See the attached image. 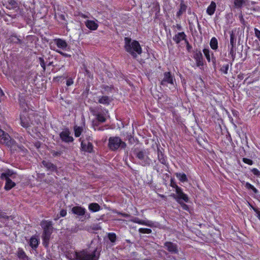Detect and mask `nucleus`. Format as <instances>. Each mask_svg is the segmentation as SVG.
I'll list each match as a JSON object with an SVG mask.
<instances>
[{"label":"nucleus","instance_id":"obj_1","mask_svg":"<svg viewBox=\"0 0 260 260\" xmlns=\"http://www.w3.org/2000/svg\"><path fill=\"white\" fill-rule=\"evenodd\" d=\"M124 48L134 58L137 57L138 54L142 53V48L139 43L135 40L132 41L131 38H124Z\"/></svg>","mask_w":260,"mask_h":260},{"label":"nucleus","instance_id":"obj_2","mask_svg":"<svg viewBox=\"0 0 260 260\" xmlns=\"http://www.w3.org/2000/svg\"><path fill=\"white\" fill-rule=\"evenodd\" d=\"M74 260H98L99 254L96 253V250H94L90 253L86 251L83 250L80 252H76Z\"/></svg>","mask_w":260,"mask_h":260},{"label":"nucleus","instance_id":"obj_3","mask_svg":"<svg viewBox=\"0 0 260 260\" xmlns=\"http://www.w3.org/2000/svg\"><path fill=\"white\" fill-rule=\"evenodd\" d=\"M41 225L43 229V239L45 243H47L52 233V222L51 221L43 220Z\"/></svg>","mask_w":260,"mask_h":260},{"label":"nucleus","instance_id":"obj_4","mask_svg":"<svg viewBox=\"0 0 260 260\" xmlns=\"http://www.w3.org/2000/svg\"><path fill=\"white\" fill-rule=\"evenodd\" d=\"M126 144L118 137H111L109 139L108 147L112 151H115L120 148L124 149Z\"/></svg>","mask_w":260,"mask_h":260},{"label":"nucleus","instance_id":"obj_5","mask_svg":"<svg viewBox=\"0 0 260 260\" xmlns=\"http://www.w3.org/2000/svg\"><path fill=\"white\" fill-rule=\"evenodd\" d=\"M164 75V78L160 83L161 85L167 86L168 84H174V78L170 72H165Z\"/></svg>","mask_w":260,"mask_h":260},{"label":"nucleus","instance_id":"obj_6","mask_svg":"<svg viewBox=\"0 0 260 260\" xmlns=\"http://www.w3.org/2000/svg\"><path fill=\"white\" fill-rule=\"evenodd\" d=\"M165 247L172 254H178L179 250L176 244L171 242H166L164 244Z\"/></svg>","mask_w":260,"mask_h":260},{"label":"nucleus","instance_id":"obj_7","mask_svg":"<svg viewBox=\"0 0 260 260\" xmlns=\"http://www.w3.org/2000/svg\"><path fill=\"white\" fill-rule=\"evenodd\" d=\"M70 132L68 129H65L60 133L59 136L61 140L66 143L72 142L73 141L74 139L72 137L70 136Z\"/></svg>","mask_w":260,"mask_h":260},{"label":"nucleus","instance_id":"obj_8","mask_svg":"<svg viewBox=\"0 0 260 260\" xmlns=\"http://www.w3.org/2000/svg\"><path fill=\"white\" fill-rule=\"evenodd\" d=\"M1 141L2 143L11 147L15 143V141L12 139L9 134L6 133L1 138Z\"/></svg>","mask_w":260,"mask_h":260},{"label":"nucleus","instance_id":"obj_9","mask_svg":"<svg viewBox=\"0 0 260 260\" xmlns=\"http://www.w3.org/2000/svg\"><path fill=\"white\" fill-rule=\"evenodd\" d=\"M90 139V137H89L88 138H87V143L84 141H82L81 146L83 150L91 153L93 150V145L92 143L89 141Z\"/></svg>","mask_w":260,"mask_h":260},{"label":"nucleus","instance_id":"obj_10","mask_svg":"<svg viewBox=\"0 0 260 260\" xmlns=\"http://www.w3.org/2000/svg\"><path fill=\"white\" fill-rule=\"evenodd\" d=\"M177 196L176 197L174 194L173 195L174 197L176 199L177 202H179L180 200L182 199L185 202H187L188 201V198L187 195L184 193L181 188H178L177 189Z\"/></svg>","mask_w":260,"mask_h":260},{"label":"nucleus","instance_id":"obj_11","mask_svg":"<svg viewBox=\"0 0 260 260\" xmlns=\"http://www.w3.org/2000/svg\"><path fill=\"white\" fill-rule=\"evenodd\" d=\"M2 178L6 180V184L5 186V189L6 190H10L15 185V183L8 177L6 174H3Z\"/></svg>","mask_w":260,"mask_h":260},{"label":"nucleus","instance_id":"obj_12","mask_svg":"<svg viewBox=\"0 0 260 260\" xmlns=\"http://www.w3.org/2000/svg\"><path fill=\"white\" fill-rule=\"evenodd\" d=\"M194 58L196 61L198 67L203 65V55L201 51H196L195 52L194 54Z\"/></svg>","mask_w":260,"mask_h":260},{"label":"nucleus","instance_id":"obj_13","mask_svg":"<svg viewBox=\"0 0 260 260\" xmlns=\"http://www.w3.org/2000/svg\"><path fill=\"white\" fill-rule=\"evenodd\" d=\"M186 37L184 32H181L175 35L173 39L177 44H179L182 40H186Z\"/></svg>","mask_w":260,"mask_h":260},{"label":"nucleus","instance_id":"obj_14","mask_svg":"<svg viewBox=\"0 0 260 260\" xmlns=\"http://www.w3.org/2000/svg\"><path fill=\"white\" fill-rule=\"evenodd\" d=\"M73 213L78 215H84L85 213V209L80 206L74 207L72 209Z\"/></svg>","mask_w":260,"mask_h":260},{"label":"nucleus","instance_id":"obj_15","mask_svg":"<svg viewBox=\"0 0 260 260\" xmlns=\"http://www.w3.org/2000/svg\"><path fill=\"white\" fill-rule=\"evenodd\" d=\"M42 164H43V166L45 168H46L48 171L53 172V171H56V170H57L56 166L50 162L44 160V161H43Z\"/></svg>","mask_w":260,"mask_h":260},{"label":"nucleus","instance_id":"obj_16","mask_svg":"<svg viewBox=\"0 0 260 260\" xmlns=\"http://www.w3.org/2000/svg\"><path fill=\"white\" fill-rule=\"evenodd\" d=\"M54 41L58 48H61L62 49H66L68 47L67 42L61 39H55Z\"/></svg>","mask_w":260,"mask_h":260},{"label":"nucleus","instance_id":"obj_17","mask_svg":"<svg viewBox=\"0 0 260 260\" xmlns=\"http://www.w3.org/2000/svg\"><path fill=\"white\" fill-rule=\"evenodd\" d=\"M111 102V99L108 96H102L98 97V103L104 105H109Z\"/></svg>","mask_w":260,"mask_h":260},{"label":"nucleus","instance_id":"obj_18","mask_svg":"<svg viewBox=\"0 0 260 260\" xmlns=\"http://www.w3.org/2000/svg\"><path fill=\"white\" fill-rule=\"evenodd\" d=\"M85 24L86 27L91 30H96L98 27V24L93 20H87Z\"/></svg>","mask_w":260,"mask_h":260},{"label":"nucleus","instance_id":"obj_19","mask_svg":"<svg viewBox=\"0 0 260 260\" xmlns=\"http://www.w3.org/2000/svg\"><path fill=\"white\" fill-rule=\"evenodd\" d=\"M216 8V3L213 1L211 2L210 5L207 8V14L209 15H212L215 12Z\"/></svg>","mask_w":260,"mask_h":260},{"label":"nucleus","instance_id":"obj_20","mask_svg":"<svg viewBox=\"0 0 260 260\" xmlns=\"http://www.w3.org/2000/svg\"><path fill=\"white\" fill-rule=\"evenodd\" d=\"M132 221L138 223L139 224L145 225L149 226H151L152 222L150 221H144L139 219L138 218H135L132 220Z\"/></svg>","mask_w":260,"mask_h":260},{"label":"nucleus","instance_id":"obj_21","mask_svg":"<svg viewBox=\"0 0 260 260\" xmlns=\"http://www.w3.org/2000/svg\"><path fill=\"white\" fill-rule=\"evenodd\" d=\"M17 255L18 257L22 260H29L28 257L26 255L25 253L22 249H18L17 251Z\"/></svg>","mask_w":260,"mask_h":260},{"label":"nucleus","instance_id":"obj_22","mask_svg":"<svg viewBox=\"0 0 260 260\" xmlns=\"http://www.w3.org/2000/svg\"><path fill=\"white\" fill-rule=\"evenodd\" d=\"M211 48L213 50H216L218 48V41L216 38L213 37L210 42Z\"/></svg>","mask_w":260,"mask_h":260},{"label":"nucleus","instance_id":"obj_23","mask_svg":"<svg viewBox=\"0 0 260 260\" xmlns=\"http://www.w3.org/2000/svg\"><path fill=\"white\" fill-rule=\"evenodd\" d=\"M100 206L97 203H91L89 205V209L92 212H96L100 210Z\"/></svg>","mask_w":260,"mask_h":260},{"label":"nucleus","instance_id":"obj_24","mask_svg":"<svg viewBox=\"0 0 260 260\" xmlns=\"http://www.w3.org/2000/svg\"><path fill=\"white\" fill-rule=\"evenodd\" d=\"M38 243L39 240L37 238L35 237H32L30 238L29 245L32 248H36L38 245Z\"/></svg>","mask_w":260,"mask_h":260},{"label":"nucleus","instance_id":"obj_25","mask_svg":"<svg viewBox=\"0 0 260 260\" xmlns=\"http://www.w3.org/2000/svg\"><path fill=\"white\" fill-rule=\"evenodd\" d=\"M176 175L179 180L182 182L188 181L186 175L184 173H176Z\"/></svg>","mask_w":260,"mask_h":260},{"label":"nucleus","instance_id":"obj_26","mask_svg":"<svg viewBox=\"0 0 260 260\" xmlns=\"http://www.w3.org/2000/svg\"><path fill=\"white\" fill-rule=\"evenodd\" d=\"M9 42L15 44H21V41L17 37L15 36H11L9 39Z\"/></svg>","mask_w":260,"mask_h":260},{"label":"nucleus","instance_id":"obj_27","mask_svg":"<svg viewBox=\"0 0 260 260\" xmlns=\"http://www.w3.org/2000/svg\"><path fill=\"white\" fill-rule=\"evenodd\" d=\"M186 6L185 4L181 3L180 6V9L177 13V16L179 17L184 12L186 11Z\"/></svg>","mask_w":260,"mask_h":260},{"label":"nucleus","instance_id":"obj_28","mask_svg":"<svg viewBox=\"0 0 260 260\" xmlns=\"http://www.w3.org/2000/svg\"><path fill=\"white\" fill-rule=\"evenodd\" d=\"M157 155H158V158L159 161L162 164H165L166 162V159L165 158V157L164 156L163 153L159 149H158Z\"/></svg>","mask_w":260,"mask_h":260},{"label":"nucleus","instance_id":"obj_29","mask_svg":"<svg viewBox=\"0 0 260 260\" xmlns=\"http://www.w3.org/2000/svg\"><path fill=\"white\" fill-rule=\"evenodd\" d=\"M236 43V38L233 33L230 35V45L231 47H235Z\"/></svg>","mask_w":260,"mask_h":260},{"label":"nucleus","instance_id":"obj_30","mask_svg":"<svg viewBox=\"0 0 260 260\" xmlns=\"http://www.w3.org/2000/svg\"><path fill=\"white\" fill-rule=\"evenodd\" d=\"M74 131L75 137H79L82 132V128L79 126H75Z\"/></svg>","mask_w":260,"mask_h":260},{"label":"nucleus","instance_id":"obj_31","mask_svg":"<svg viewBox=\"0 0 260 260\" xmlns=\"http://www.w3.org/2000/svg\"><path fill=\"white\" fill-rule=\"evenodd\" d=\"M9 218H11L12 219V216H9L6 215V214L0 210V220L1 221H3L5 220L8 219Z\"/></svg>","mask_w":260,"mask_h":260},{"label":"nucleus","instance_id":"obj_32","mask_svg":"<svg viewBox=\"0 0 260 260\" xmlns=\"http://www.w3.org/2000/svg\"><path fill=\"white\" fill-rule=\"evenodd\" d=\"M108 237L109 240L111 242L114 243L116 241V236L115 233H109Z\"/></svg>","mask_w":260,"mask_h":260},{"label":"nucleus","instance_id":"obj_33","mask_svg":"<svg viewBox=\"0 0 260 260\" xmlns=\"http://www.w3.org/2000/svg\"><path fill=\"white\" fill-rule=\"evenodd\" d=\"M137 157L141 160H144L146 157L145 153L144 151H140L137 153Z\"/></svg>","mask_w":260,"mask_h":260},{"label":"nucleus","instance_id":"obj_34","mask_svg":"<svg viewBox=\"0 0 260 260\" xmlns=\"http://www.w3.org/2000/svg\"><path fill=\"white\" fill-rule=\"evenodd\" d=\"M139 232L142 234H150L152 232V230L150 229L140 228L139 230Z\"/></svg>","mask_w":260,"mask_h":260},{"label":"nucleus","instance_id":"obj_35","mask_svg":"<svg viewBox=\"0 0 260 260\" xmlns=\"http://www.w3.org/2000/svg\"><path fill=\"white\" fill-rule=\"evenodd\" d=\"M229 67V65L228 63H227L226 64H224L221 67V68L220 69V71L224 74H226L228 73Z\"/></svg>","mask_w":260,"mask_h":260},{"label":"nucleus","instance_id":"obj_36","mask_svg":"<svg viewBox=\"0 0 260 260\" xmlns=\"http://www.w3.org/2000/svg\"><path fill=\"white\" fill-rule=\"evenodd\" d=\"M244 0H235L234 5L237 8H240L242 6Z\"/></svg>","mask_w":260,"mask_h":260},{"label":"nucleus","instance_id":"obj_37","mask_svg":"<svg viewBox=\"0 0 260 260\" xmlns=\"http://www.w3.org/2000/svg\"><path fill=\"white\" fill-rule=\"evenodd\" d=\"M203 52L204 53L205 56H206L207 59L209 62L210 61V51L208 49H204L203 50Z\"/></svg>","mask_w":260,"mask_h":260},{"label":"nucleus","instance_id":"obj_38","mask_svg":"<svg viewBox=\"0 0 260 260\" xmlns=\"http://www.w3.org/2000/svg\"><path fill=\"white\" fill-rule=\"evenodd\" d=\"M96 119L98 120L101 122H104L106 121V118L105 117L101 114H98L96 115Z\"/></svg>","mask_w":260,"mask_h":260},{"label":"nucleus","instance_id":"obj_39","mask_svg":"<svg viewBox=\"0 0 260 260\" xmlns=\"http://www.w3.org/2000/svg\"><path fill=\"white\" fill-rule=\"evenodd\" d=\"M21 124L23 127L25 128L30 126L29 123L27 121H25L22 117H21Z\"/></svg>","mask_w":260,"mask_h":260},{"label":"nucleus","instance_id":"obj_40","mask_svg":"<svg viewBox=\"0 0 260 260\" xmlns=\"http://www.w3.org/2000/svg\"><path fill=\"white\" fill-rule=\"evenodd\" d=\"M235 47H231L230 49V54L231 55L233 60H234L235 57Z\"/></svg>","mask_w":260,"mask_h":260},{"label":"nucleus","instance_id":"obj_41","mask_svg":"<svg viewBox=\"0 0 260 260\" xmlns=\"http://www.w3.org/2000/svg\"><path fill=\"white\" fill-rule=\"evenodd\" d=\"M242 160L243 161L245 164H248L249 165H252L253 164V161L250 159L243 158Z\"/></svg>","mask_w":260,"mask_h":260},{"label":"nucleus","instance_id":"obj_42","mask_svg":"<svg viewBox=\"0 0 260 260\" xmlns=\"http://www.w3.org/2000/svg\"><path fill=\"white\" fill-rule=\"evenodd\" d=\"M39 60L40 62V65L43 68V70L45 71L46 69L45 63L44 59L42 57H40Z\"/></svg>","mask_w":260,"mask_h":260},{"label":"nucleus","instance_id":"obj_43","mask_svg":"<svg viewBox=\"0 0 260 260\" xmlns=\"http://www.w3.org/2000/svg\"><path fill=\"white\" fill-rule=\"evenodd\" d=\"M251 172L254 175H255L257 177H260V171H259L257 169H256V168L252 169L251 170Z\"/></svg>","mask_w":260,"mask_h":260},{"label":"nucleus","instance_id":"obj_44","mask_svg":"<svg viewBox=\"0 0 260 260\" xmlns=\"http://www.w3.org/2000/svg\"><path fill=\"white\" fill-rule=\"evenodd\" d=\"M51 152L52 155L54 157L60 156L62 153L61 151H57L55 150H52Z\"/></svg>","mask_w":260,"mask_h":260},{"label":"nucleus","instance_id":"obj_45","mask_svg":"<svg viewBox=\"0 0 260 260\" xmlns=\"http://www.w3.org/2000/svg\"><path fill=\"white\" fill-rule=\"evenodd\" d=\"M254 30L255 36L258 39L259 41H260V30H259L256 28H255Z\"/></svg>","mask_w":260,"mask_h":260},{"label":"nucleus","instance_id":"obj_46","mask_svg":"<svg viewBox=\"0 0 260 260\" xmlns=\"http://www.w3.org/2000/svg\"><path fill=\"white\" fill-rule=\"evenodd\" d=\"M252 208L253 210L255 211V212L256 213L257 217L260 220V211L258 209H257L256 208H255L253 207H252Z\"/></svg>","mask_w":260,"mask_h":260},{"label":"nucleus","instance_id":"obj_47","mask_svg":"<svg viewBox=\"0 0 260 260\" xmlns=\"http://www.w3.org/2000/svg\"><path fill=\"white\" fill-rule=\"evenodd\" d=\"M56 51L57 52H58V53L60 54L61 55H62V56H64V57H71V55L65 53H63V52H62L61 51L56 50Z\"/></svg>","mask_w":260,"mask_h":260},{"label":"nucleus","instance_id":"obj_48","mask_svg":"<svg viewBox=\"0 0 260 260\" xmlns=\"http://www.w3.org/2000/svg\"><path fill=\"white\" fill-rule=\"evenodd\" d=\"M171 186L172 187H173V188H175L176 189V191H177V189H178V188H180L179 187H178L177 186V185L173 181H171Z\"/></svg>","mask_w":260,"mask_h":260},{"label":"nucleus","instance_id":"obj_49","mask_svg":"<svg viewBox=\"0 0 260 260\" xmlns=\"http://www.w3.org/2000/svg\"><path fill=\"white\" fill-rule=\"evenodd\" d=\"M73 84V79H71V78H70L69 79H68L67 81V86H70L72 84Z\"/></svg>","mask_w":260,"mask_h":260},{"label":"nucleus","instance_id":"obj_50","mask_svg":"<svg viewBox=\"0 0 260 260\" xmlns=\"http://www.w3.org/2000/svg\"><path fill=\"white\" fill-rule=\"evenodd\" d=\"M67 214V211L65 210H61L60 211V216L61 217H63L66 216Z\"/></svg>","mask_w":260,"mask_h":260},{"label":"nucleus","instance_id":"obj_51","mask_svg":"<svg viewBox=\"0 0 260 260\" xmlns=\"http://www.w3.org/2000/svg\"><path fill=\"white\" fill-rule=\"evenodd\" d=\"M180 203L181 205V206L184 210H187L188 209V207L187 205H186L184 203Z\"/></svg>","mask_w":260,"mask_h":260},{"label":"nucleus","instance_id":"obj_52","mask_svg":"<svg viewBox=\"0 0 260 260\" xmlns=\"http://www.w3.org/2000/svg\"><path fill=\"white\" fill-rule=\"evenodd\" d=\"M245 186L246 188H247L248 189H252V188H253V186L248 182H247L246 183Z\"/></svg>","mask_w":260,"mask_h":260},{"label":"nucleus","instance_id":"obj_53","mask_svg":"<svg viewBox=\"0 0 260 260\" xmlns=\"http://www.w3.org/2000/svg\"><path fill=\"white\" fill-rule=\"evenodd\" d=\"M9 4H11L12 6H15L17 4L16 1L14 0H11L9 2Z\"/></svg>","mask_w":260,"mask_h":260},{"label":"nucleus","instance_id":"obj_54","mask_svg":"<svg viewBox=\"0 0 260 260\" xmlns=\"http://www.w3.org/2000/svg\"><path fill=\"white\" fill-rule=\"evenodd\" d=\"M119 214L121 215L122 216L125 217H127L129 216V215L126 213H119Z\"/></svg>","mask_w":260,"mask_h":260},{"label":"nucleus","instance_id":"obj_55","mask_svg":"<svg viewBox=\"0 0 260 260\" xmlns=\"http://www.w3.org/2000/svg\"><path fill=\"white\" fill-rule=\"evenodd\" d=\"M5 134V132L0 128V138H1Z\"/></svg>","mask_w":260,"mask_h":260},{"label":"nucleus","instance_id":"obj_56","mask_svg":"<svg viewBox=\"0 0 260 260\" xmlns=\"http://www.w3.org/2000/svg\"><path fill=\"white\" fill-rule=\"evenodd\" d=\"M238 78L240 80H242L243 79V74H239L238 76Z\"/></svg>","mask_w":260,"mask_h":260},{"label":"nucleus","instance_id":"obj_57","mask_svg":"<svg viewBox=\"0 0 260 260\" xmlns=\"http://www.w3.org/2000/svg\"><path fill=\"white\" fill-rule=\"evenodd\" d=\"M185 42H186V44H187V49H189V48H190L191 47H190V46L189 45V43H188V41H187V40H185Z\"/></svg>","mask_w":260,"mask_h":260},{"label":"nucleus","instance_id":"obj_58","mask_svg":"<svg viewBox=\"0 0 260 260\" xmlns=\"http://www.w3.org/2000/svg\"><path fill=\"white\" fill-rule=\"evenodd\" d=\"M252 190L255 193H256L258 192L257 190L254 186H253V188H252Z\"/></svg>","mask_w":260,"mask_h":260},{"label":"nucleus","instance_id":"obj_59","mask_svg":"<svg viewBox=\"0 0 260 260\" xmlns=\"http://www.w3.org/2000/svg\"><path fill=\"white\" fill-rule=\"evenodd\" d=\"M60 18L63 20L64 19V16L63 15H60Z\"/></svg>","mask_w":260,"mask_h":260},{"label":"nucleus","instance_id":"obj_60","mask_svg":"<svg viewBox=\"0 0 260 260\" xmlns=\"http://www.w3.org/2000/svg\"><path fill=\"white\" fill-rule=\"evenodd\" d=\"M19 148H20L22 150H24V147L23 146H20L19 147Z\"/></svg>","mask_w":260,"mask_h":260},{"label":"nucleus","instance_id":"obj_61","mask_svg":"<svg viewBox=\"0 0 260 260\" xmlns=\"http://www.w3.org/2000/svg\"><path fill=\"white\" fill-rule=\"evenodd\" d=\"M104 129V128L103 127H99V130L100 131H103Z\"/></svg>","mask_w":260,"mask_h":260},{"label":"nucleus","instance_id":"obj_62","mask_svg":"<svg viewBox=\"0 0 260 260\" xmlns=\"http://www.w3.org/2000/svg\"><path fill=\"white\" fill-rule=\"evenodd\" d=\"M59 217L57 215V217H56V218H55L54 219H55V220H57V219H58V218H59Z\"/></svg>","mask_w":260,"mask_h":260},{"label":"nucleus","instance_id":"obj_63","mask_svg":"<svg viewBox=\"0 0 260 260\" xmlns=\"http://www.w3.org/2000/svg\"><path fill=\"white\" fill-rule=\"evenodd\" d=\"M82 17H83L84 18L86 17V16H85L84 15H82Z\"/></svg>","mask_w":260,"mask_h":260},{"label":"nucleus","instance_id":"obj_64","mask_svg":"<svg viewBox=\"0 0 260 260\" xmlns=\"http://www.w3.org/2000/svg\"><path fill=\"white\" fill-rule=\"evenodd\" d=\"M198 27L200 28V25L199 24V23H198Z\"/></svg>","mask_w":260,"mask_h":260}]
</instances>
